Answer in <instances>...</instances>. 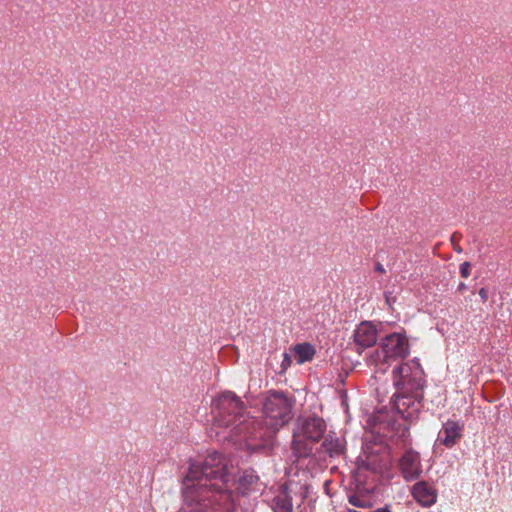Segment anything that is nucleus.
Segmentation results:
<instances>
[{
  "mask_svg": "<svg viewBox=\"0 0 512 512\" xmlns=\"http://www.w3.org/2000/svg\"><path fill=\"white\" fill-rule=\"evenodd\" d=\"M216 435L225 440L243 439L251 450L266 447L273 434L291 419L292 405L281 393L268 394L263 402L264 425L244 412L234 393H220L212 402Z\"/></svg>",
  "mask_w": 512,
  "mask_h": 512,
  "instance_id": "1",
  "label": "nucleus"
},
{
  "mask_svg": "<svg viewBox=\"0 0 512 512\" xmlns=\"http://www.w3.org/2000/svg\"><path fill=\"white\" fill-rule=\"evenodd\" d=\"M235 467L219 453L209 454L202 464L194 463L183 481V499L188 512H221L233 506L231 488Z\"/></svg>",
  "mask_w": 512,
  "mask_h": 512,
  "instance_id": "2",
  "label": "nucleus"
},
{
  "mask_svg": "<svg viewBox=\"0 0 512 512\" xmlns=\"http://www.w3.org/2000/svg\"><path fill=\"white\" fill-rule=\"evenodd\" d=\"M422 382L423 370L418 360L403 362L394 368L393 383L397 390L394 405L404 417L412 416L406 411V406L417 404L415 399L418 397Z\"/></svg>",
  "mask_w": 512,
  "mask_h": 512,
  "instance_id": "3",
  "label": "nucleus"
},
{
  "mask_svg": "<svg viewBox=\"0 0 512 512\" xmlns=\"http://www.w3.org/2000/svg\"><path fill=\"white\" fill-rule=\"evenodd\" d=\"M410 354V341L404 330L384 336L378 348L368 355L367 364L385 373L391 361L405 359Z\"/></svg>",
  "mask_w": 512,
  "mask_h": 512,
  "instance_id": "4",
  "label": "nucleus"
},
{
  "mask_svg": "<svg viewBox=\"0 0 512 512\" xmlns=\"http://www.w3.org/2000/svg\"><path fill=\"white\" fill-rule=\"evenodd\" d=\"M324 431L325 423L321 418L309 417L299 419L293 440V449L295 453L300 457L307 455L311 448L307 443L302 444V441L308 440L316 442L322 437Z\"/></svg>",
  "mask_w": 512,
  "mask_h": 512,
  "instance_id": "5",
  "label": "nucleus"
},
{
  "mask_svg": "<svg viewBox=\"0 0 512 512\" xmlns=\"http://www.w3.org/2000/svg\"><path fill=\"white\" fill-rule=\"evenodd\" d=\"M378 340L377 326L371 321L359 323L353 331V343L357 352L372 347Z\"/></svg>",
  "mask_w": 512,
  "mask_h": 512,
  "instance_id": "6",
  "label": "nucleus"
},
{
  "mask_svg": "<svg viewBox=\"0 0 512 512\" xmlns=\"http://www.w3.org/2000/svg\"><path fill=\"white\" fill-rule=\"evenodd\" d=\"M398 468L406 481H413L422 473L420 454L412 449L406 450L398 461Z\"/></svg>",
  "mask_w": 512,
  "mask_h": 512,
  "instance_id": "7",
  "label": "nucleus"
},
{
  "mask_svg": "<svg viewBox=\"0 0 512 512\" xmlns=\"http://www.w3.org/2000/svg\"><path fill=\"white\" fill-rule=\"evenodd\" d=\"M362 466L375 473L383 474L391 466V459L385 449L367 453L365 458H360Z\"/></svg>",
  "mask_w": 512,
  "mask_h": 512,
  "instance_id": "8",
  "label": "nucleus"
},
{
  "mask_svg": "<svg viewBox=\"0 0 512 512\" xmlns=\"http://www.w3.org/2000/svg\"><path fill=\"white\" fill-rule=\"evenodd\" d=\"M463 428L464 424L462 422L448 420L439 432L438 441L447 448H452L461 438Z\"/></svg>",
  "mask_w": 512,
  "mask_h": 512,
  "instance_id": "9",
  "label": "nucleus"
},
{
  "mask_svg": "<svg viewBox=\"0 0 512 512\" xmlns=\"http://www.w3.org/2000/svg\"><path fill=\"white\" fill-rule=\"evenodd\" d=\"M412 495L424 507L432 506L437 499L435 489L424 481L418 482L413 486Z\"/></svg>",
  "mask_w": 512,
  "mask_h": 512,
  "instance_id": "10",
  "label": "nucleus"
},
{
  "mask_svg": "<svg viewBox=\"0 0 512 512\" xmlns=\"http://www.w3.org/2000/svg\"><path fill=\"white\" fill-rule=\"evenodd\" d=\"M290 353V355L285 354L284 361H289L290 357H293L297 364L301 365L313 359L315 349L309 343H301L297 344L293 349H291Z\"/></svg>",
  "mask_w": 512,
  "mask_h": 512,
  "instance_id": "11",
  "label": "nucleus"
},
{
  "mask_svg": "<svg viewBox=\"0 0 512 512\" xmlns=\"http://www.w3.org/2000/svg\"><path fill=\"white\" fill-rule=\"evenodd\" d=\"M323 444L331 455H337L341 452L342 447L338 439L334 440L332 437H327Z\"/></svg>",
  "mask_w": 512,
  "mask_h": 512,
  "instance_id": "12",
  "label": "nucleus"
},
{
  "mask_svg": "<svg viewBox=\"0 0 512 512\" xmlns=\"http://www.w3.org/2000/svg\"><path fill=\"white\" fill-rule=\"evenodd\" d=\"M349 503L355 507L360 508H368L372 506L370 499L357 494L351 495L349 497Z\"/></svg>",
  "mask_w": 512,
  "mask_h": 512,
  "instance_id": "13",
  "label": "nucleus"
},
{
  "mask_svg": "<svg viewBox=\"0 0 512 512\" xmlns=\"http://www.w3.org/2000/svg\"><path fill=\"white\" fill-rule=\"evenodd\" d=\"M460 273L464 278H467L470 275V264L468 262H464L461 264Z\"/></svg>",
  "mask_w": 512,
  "mask_h": 512,
  "instance_id": "14",
  "label": "nucleus"
},
{
  "mask_svg": "<svg viewBox=\"0 0 512 512\" xmlns=\"http://www.w3.org/2000/svg\"><path fill=\"white\" fill-rule=\"evenodd\" d=\"M291 504L289 502L285 503L282 507L280 512H290L291 511Z\"/></svg>",
  "mask_w": 512,
  "mask_h": 512,
  "instance_id": "15",
  "label": "nucleus"
},
{
  "mask_svg": "<svg viewBox=\"0 0 512 512\" xmlns=\"http://www.w3.org/2000/svg\"><path fill=\"white\" fill-rule=\"evenodd\" d=\"M479 295L481 296V298H482L483 300H486V298H487V292H486V290H485L484 288H481V289H480V291H479Z\"/></svg>",
  "mask_w": 512,
  "mask_h": 512,
  "instance_id": "16",
  "label": "nucleus"
}]
</instances>
